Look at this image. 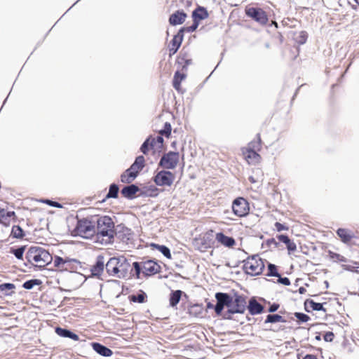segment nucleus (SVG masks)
Instances as JSON below:
<instances>
[{"label":"nucleus","mask_w":359,"mask_h":359,"mask_svg":"<svg viewBox=\"0 0 359 359\" xmlns=\"http://www.w3.org/2000/svg\"><path fill=\"white\" fill-rule=\"evenodd\" d=\"M97 242L107 245L112 242L114 236V224L112 219L107 216L101 217L97 222Z\"/></svg>","instance_id":"obj_1"},{"label":"nucleus","mask_w":359,"mask_h":359,"mask_svg":"<svg viewBox=\"0 0 359 359\" xmlns=\"http://www.w3.org/2000/svg\"><path fill=\"white\" fill-rule=\"evenodd\" d=\"M105 266L109 275L117 278H126L130 269L129 262L123 256L110 258Z\"/></svg>","instance_id":"obj_2"},{"label":"nucleus","mask_w":359,"mask_h":359,"mask_svg":"<svg viewBox=\"0 0 359 359\" xmlns=\"http://www.w3.org/2000/svg\"><path fill=\"white\" fill-rule=\"evenodd\" d=\"M27 258L29 262L39 267L45 266L53 260V257L47 250L38 246L29 249Z\"/></svg>","instance_id":"obj_3"},{"label":"nucleus","mask_w":359,"mask_h":359,"mask_svg":"<svg viewBox=\"0 0 359 359\" xmlns=\"http://www.w3.org/2000/svg\"><path fill=\"white\" fill-rule=\"evenodd\" d=\"M243 268L248 274L257 276L262 272L264 264L258 255H253L244 261Z\"/></svg>","instance_id":"obj_4"},{"label":"nucleus","mask_w":359,"mask_h":359,"mask_svg":"<svg viewBox=\"0 0 359 359\" xmlns=\"http://www.w3.org/2000/svg\"><path fill=\"white\" fill-rule=\"evenodd\" d=\"M133 266L137 278H140L141 271L146 276H151L157 273L160 270V266L152 260L146 261L141 266L138 262H134Z\"/></svg>","instance_id":"obj_5"},{"label":"nucleus","mask_w":359,"mask_h":359,"mask_svg":"<svg viewBox=\"0 0 359 359\" xmlns=\"http://www.w3.org/2000/svg\"><path fill=\"white\" fill-rule=\"evenodd\" d=\"M76 235L84 238H89L95 233V225L88 219L79 221L75 229Z\"/></svg>","instance_id":"obj_6"},{"label":"nucleus","mask_w":359,"mask_h":359,"mask_svg":"<svg viewBox=\"0 0 359 359\" xmlns=\"http://www.w3.org/2000/svg\"><path fill=\"white\" fill-rule=\"evenodd\" d=\"M231 208L233 214L238 217H245L250 212L249 203L243 197H238L233 200Z\"/></svg>","instance_id":"obj_7"},{"label":"nucleus","mask_w":359,"mask_h":359,"mask_svg":"<svg viewBox=\"0 0 359 359\" xmlns=\"http://www.w3.org/2000/svg\"><path fill=\"white\" fill-rule=\"evenodd\" d=\"M175 179V175L168 170H161L154 177V183L159 187H170Z\"/></svg>","instance_id":"obj_8"},{"label":"nucleus","mask_w":359,"mask_h":359,"mask_svg":"<svg viewBox=\"0 0 359 359\" xmlns=\"http://www.w3.org/2000/svg\"><path fill=\"white\" fill-rule=\"evenodd\" d=\"M179 161V153L170 151L162 156L159 165L165 169L171 170L176 168Z\"/></svg>","instance_id":"obj_9"},{"label":"nucleus","mask_w":359,"mask_h":359,"mask_svg":"<svg viewBox=\"0 0 359 359\" xmlns=\"http://www.w3.org/2000/svg\"><path fill=\"white\" fill-rule=\"evenodd\" d=\"M228 311L231 313H243L245 308V301L240 296L230 297L228 294Z\"/></svg>","instance_id":"obj_10"},{"label":"nucleus","mask_w":359,"mask_h":359,"mask_svg":"<svg viewBox=\"0 0 359 359\" xmlns=\"http://www.w3.org/2000/svg\"><path fill=\"white\" fill-rule=\"evenodd\" d=\"M245 13L248 16L253 18L261 25H265L268 22V18L265 12L261 8L253 7L247 8Z\"/></svg>","instance_id":"obj_11"},{"label":"nucleus","mask_w":359,"mask_h":359,"mask_svg":"<svg viewBox=\"0 0 359 359\" xmlns=\"http://www.w3.org/2000/svg\"><path fill=\"white\" fill-rule=\"evenodd\" d=\"M53 259L54 266L60 271H69L73 269L72 264L75 261L67 257L63 258L59 256H55Z\"/></svg>","instance_id":"obj_12"},{"label":"nucleus","mask_w":359,"mask_h":359,"mask_svg":"<svg viewBox=\"0 0 359 359\" xmlns=\"http://www.w3.org/2000/svg\"><path fill=\"white\" fill-rule=\"evenodd\" d=\"M244 158L250 165H257L261 161V156L250 148H244L243 149Z\"/></svg>","instance_id":"obj_13"},{"label":"nucleus","mask_w":359,"mask_h":359,"mask_svg":"<svg viewBox=\"0 0 359 359\" xmlns=\"http://www.w3.org/2000/svg\"><path fill=\"white\" fill-rule=\"evenodd\" d=\"M217 304L215 306V312L217 315H220L224 306L228 309V294L225 293L216 294Z\"/></svg>","instance_id":"obj_14"},{"label":"nucleus","mask_w":359,"mask_h":359,"mask_svg":"<svg viewBox=\"0 0 359 359\" xmlns=\"http://www.w3.org/2000/svg\"><path fill=\"white\" fill-rule=\"evenodd\" d=\"M215 239L218 243L227 248H232L236 245V241L232 237L227 236L221 232L216 233Z\"/></svg>","instance_id":"obj_15"},{"label":"nucleus","mask_w":359,"mask_h":359,"mask_svg":"<svg viewBox=\"0 0 359 359\" xmlns=\"http://www.w3.org/2000/svg\"><path fill=\"white\" fill-rule=\"evenodd\" d=\"M144 166V158L142 156H139L136 158L135 162L129 168L130 171L135 172L138 175L139 172L142 170Z\"/></svg>","instance_id":"obj_16"},{"label":"nucleus","mask_w":359,"mask_h":359,"mask_svg":"<svg viewBox=\"0 0 359 359\" xmlns=\"http://www.w3.org/2000/svg\"><path fill=\"white\" fill-rule=\"evenodd\" d=\"M187 18V15L180 11L173 13L170 18V22L173 25L182 24Z\"/></svg>","instance_id":"obj_17"},{"label":"nucleus","mask_w":359,"mask_h":359,"mask_svg":"<svg viewBox=\"0 0 359 359\" xmlns=\"http://www.w3.org/2000/svg\"><path fill=\"white\" fill-rule=\"evenodd\" d=\"M92 346L93 350L102 356L109 357L112 355V351L109 348L98 343H93Z\"/></svg>","instance_id":"obj_18"},{"label":"nucleus","mask_w":359,"mask_h":359,"mask_svg":"<svg viewBox=\"0 0 359 359\" xmlns=\"http://www.w3.org/2000/svg\"><path fill=\"white\" fill-rule=\"evenodd\" d=\"M194 21L200 22L202 20H205L208 17L207 11L202 7H199L195 10L192 13Z\"/></svg>","instance_id":"obj_19"},{"label":"nucleus","mask_w":359,"mask_h":359,"mask_svg":"<svg viewBox=\"0 0 359 359\" xmlns=\"http://www.w3.org/2000/svg\"><path fill=\"white\" fill-rule=\"evenodd\" d=\"M139 191V188L134 185H130L124 187L121 190V194L126 198H131Z\"/></svg>","instance_id":"obj_20"},{"label":"nucleus","mask_w":359,"mask_h":359,"mask_svg":"<svg viewBox=\"0 0 359 359\" xmlns=\"http://www.w3.org/2000/svg\"><path fill=\"white\" fill-rule=\"evenodd\" d=\"M55 332L60 336V337H67V338H70L74 341H78L79 340V336L72 332H70L69 330H65V329H62V328H60V327H57L55 329Z\"/></svg>","instance_id":"obj_21"},{"label":"nucleus","mask_w":359,"mask_h":359,"mask_svg":"<svg viewBox=\"0 0 359 359\" xmlns=\"http://www.w3.org/2000/svg\"><path fill=\"white\" fill-rule=\"evenodd\" d=\"M14 215V212H6L4 209L0 208V222L2 224L8 225Z\"/></svg>","instance_id":"obj_22"},{"label":"nucleus","mask_w":359,"mask_h":359,"mask_svg":"<svg viewBox=\"0 0 359 359\" xmlns=\"http://www.w3.org/2000/svg\"><path fill=\"white\" fill-rule=\"evenodd\" d=\"M182 41V35L179 33L175 35L172 41V44L170 48V54H174L177 52L178 48H180L181 43Z\"/></svg>","instance_id":"obj_23"},{"label":"nucleus","mask_w":359,"mask_h":359,"mask_svg":"<svg viewBox=\"0 0 359 359\" xmlns=\"http://www.w3.org/2000/svg\"><path fill=\"white\" fill-rule=\"evenodd\" d=\"M135 172L130 171L128 168L121 176V181L123 183H130L137 177Z\"/></svg>","instance_id":"obj_24"},{"label":"nucleus","mask_w":359,"mask_h":359,"mask_svg":"<svg viewBox=\"0 0 359 359\" xmlns=\"http://www.w3.org/2000/svg\"><path fill=\"white\" fill-rule=\"evenodd\" d=\"M337 235L344 243H348L353 238V233L346 229H339L337 231Z\"/></svg>","instance_id":"obj_25"},{"label":"nucleus","mask_w":359,"mask_h":359,"mask_svg":"<svg viewBox=\"0 0 359 359\" xmlns=\"http://www.w3.org/2000/svg\"><path fill=\"white\" fill-rule=\"evenodd\" d=\"M248 308L252 314H258L262 311V306L256 301H250Z\"/></svg>","instance_id":"obj_26"},{"label":"nucleus","mask_w":359,"mask_h":359,"mask_svg":"<svg viewBox=\"0 0 359 359\" xmlns=\"http://www.w3.org/2000/svg\"><path fill=\"white\" fill-rule=\"evenodd\" d=\"M181 295H182L181 290H176V291L173 292L171 294L170 297V306H176L180 300Z\"/></svg>","instance_id":"obj_27"},{"label":"nucleus","mask_w":359,"mask_h":359,"mask_svg":"<svg viewBox=\"0 0 359 359\" xmlns=\"http://www.w3.org/2000/svg\"><path fill=\"white\" fill-rule=\"evenodd\" d=\"M153 246L161 252L165 257L168 259H171L172 256L168 248L165 245H160L157 244H154Z\"/></svg>","instance_id":"obj_28"},{"label":"nucleus","mask_w":359,"mask_h":359,"mask_svg":"<svg viewBox=\"0 0 359 359\" xmlns=\"http://www.w3.org/2000/svg\"><path fill=\"white\" fill-rule=\"evenodd\" d=\"M184 79V74H181L179 72H176L173 81V86L176 90H178L180 89V83Z\"/></svg>","instance_id":"obj_29"},{"label":"nucleus","mask_w":359,"mask_h":359,"mask_svg":"<svg viewBox=\"0 0 359 359\" xmlns=\"http://www.w3.org/2000/svg\"><path fill=\"white\" fill-rule=\"evenodd\" d=\"M104 263L102 260H98L97 262L96 265L94 266L93 269V273L94 275H99L100 272H102L104 269Z\"/></svg>","instance_id":"obj_30"},{"label":"nucleus","mask_w":359,"mask_h":359,"mask_svg":"<svg viewBox=\"0 0 359 359\" xmlns=\"http://www.w3.org/2000/svg\"><path fill=\"white\" fill-rule=\"evenodd\" d=\"M41 282L37 279L30 280L26 281L23 284V287L27 290H30V289L33 288V287L34 285H39L41 284Z\"/></svg>","instance_id":"obj_31"},{"label":"nucleus","mask_w":359,"mask_h":359,"mask_svg":"<svg viewBox=\"0 0 359 359\" xmlns=\"http://www.w3.org/2000/svg\"><path fill=\"white\" fill-rule=\"evenodd\" d=\"M118 191V188L115 184H111L109 187V191L107 194V197L109 198H116L117 196Z\"/></svg>","instance_id":"obj_32"},{"label":"nucleus","mask_w":359,"mask_h":359,"mask_svg":"<svg viewBox=\"0 0 359 359\" xmlns=\"http://www.w3.org/2000/svg\"><path fill=\"white\" fill-rule=\"evenodd\" d=\"M11 233L15 238H19L23 236L22 229L19 226H14Z\"/></svg>","instance_id":"obj_33"},{"label":"nucleus","mask_w":359,"mask_h":359,"mask_svg":"<svg viewBox=\"0 0 359 359\" xmlns=\"http://www.w3.org/2000/svg\"><path fill=\"white\" fill-rule=\"evenodd\" d=\"M145 297L144 293H141L137 295H132L130 299L134 302L142 303L144 301Z\"/></svg>","instance_id":"obj_34"},{"label":"nucleus","mask_w":359,"mask_h":359,"mask_svg":"<svg viewBox=\"0 0 359 359\" xmlns=\"http://www.w3.org/2000/svg\"><path fill=\"white\" fill-rule=\"evenodd\" d=\"M282 320V317L279 315H269L267 316L266 322L268 323H277Z\"/></svg>","instance_id":"obj_35"},{"label":"nucleus","mask_w":359,"mask_h":359,"mask_svg":"<svg viewBox=\"0 0 359 359\" xmlns=\"http://www.w3.org/2000/svg\"><path fill=\"white\" fill-rule=\"evenodd\" d=\"M269 276H279L278 272H277V270H276V267L275 265L273 264H270L269 265V273H268Z\"/></svg>","instance_id":"obj_36"},{"label":"nucleus","mask_w":359,"mask_h":359,"mask_svg":"<svg viewBox=\"0 0 359 359\" xmlns=\"http://www.w3.org/2000/svg\"><path fill=\"white\" fill-rule=\"evenodd\" d=\"M344 269L351 271H355L359 273V264H355V265H344Z\"/></svg>","instance_id":"obj_37"},{"label":"nucleus","mask_w":359,"mask_h":359,"mask_svg":"<svg viewBox=\"0 0 359 359\" xmlns=\"http://www.w3.org/2000/svg\"><path fill=\"white\" fill-rule=\"evenodd\" d=\"M294 315H295L296 318L302 322H306L309 319V317L307 315L304 314V313H295Z\"/></svg>","instance_id":"obj_38"},{"label":"nucleus","mask_w":359,"mask_h":359,"mask_svg":"<svg viewBox=\"0 0 359 359\" xmlns=\"http://www.w3.org/2000/svg\"><path fill=\"white\" fill-rule=\"evenodd\" d=\"M41 202L46 203L53 207L59 208H62V205L60 204L59 203L54 202V201H52L50 200H41Z\"/></svg>","instance_id":"obj_39"},{"label":"nucleus","mask_w":359,"mask_h":359,"mask_svg":"<svg viewBox=\"0 0 359 359\" xmlns=\"http://www.w3.org/2000/svg\"><path fill=\"white\" fill-rule=\"evenodd\" d=\"M23 253H24V248H18V249L13 250V254L19 259L22 258Z\"/></svg>","instance_id":"obj_40"},{"label":"nucleus","mask_w":359,"mask_h":359,"mask_svg":"<svg viewBox=\"0 0 359 359\" xmlns=\"http://www.w3.org/2000/svg\"><path fill=\"white\" fill-rule=\"evenodd\" d=\"M198 25H199L198 22L194 21V24L191 26L182 29L181 32H182L184 29H185L186 31L189 32H194L197 29Z\"/></svg>","instance_id":"obj_41"},{"label":"nucleus","mask_w":359,"mask_h":359,"mask_svg":"<svg viewBox=\"0 0 359 359\" xmlns=\"http://www.w3.org/2000/svg\"><path fill=\"white\" fill-rule=\"evenodd\" d=\"M286 245L289 252H294L297 249L296 244L291 241H290L289 243L286 244Z\"/></svg>","instance_id":"obj_42"},{"label":"nucleus","mask_w":359,"mask_h":359,"mask_svg":"<svg viewBox=\"0 0 359 359\" xmlns=\"http://www.w3.org/2000/svg\"><path fill=\"white\" fill-rule=\"evenodd\" d=\"M311 308L315 311H320L323 309V305L320 303L311 302Z\"/></svg>","instance_id":"obj_43"},{"label":"nucleus","mask_w":359,"mask_h":359,"mask_svg":"<svg viewBox=\"0 0 359 359\" xmlns=\"http://www.w3.org/2000/svg\"><path fill=\"white\" fill-rule=\"evenodd\" d=\"M275 226L276 228V230L278 231H285V230H287L288 229V227L279 223V222H276L275 224Z\"/></svg>","instance_id":"obj_44"},{"label":"nucleus","mask_w":359,"mask_h":359,"mask_svg":"<svg viewBox=\"0 0 359 359\" xmlns=\"http://www.w3.org/2000/svg\"><path fill=\"white\" fill-rule=\"evenodd\" d=\"M278 239L285 244H287L290 241V238L285 235H280L278 236Z\"/></svg>","instance_id":"obj_45"},{"label":"nucleus","mask_w":359,"mask_h":359,"mask_svg":"<svg viewBox=\"0 0 359 359\" xmlns=\"http://www.w3.org/2000/svg\"><path fill=\"white\" fill-rule=\"evenodd\" d=\"M334 338V334L332 332H327L324 336V339L326 341H332Z\"/></svg>","instance_id":"obj_46"},{"label":"nucleus","mask_w":359,"mask_h":359,"mask_svg":"<svg viewBox=\"0 0 359 359\" xmlns=\"http://www.w3.org/2000/svg\"><path fill=\"white\" fill-rule=\"evenodd\" d=\"M148 144H149V140H147V141H145L143 144L142 145L141 147V151L144 153V154H146L147 152V150H148Z\"/></svg>","instance_id":"obj_47"},{"label":"nucleus","mask_w":359,"mask_h":359,"mask_svg":"<svg viewBox=\"0 0 359 359\" xmlns=\"http://www.w3.org/2000/svg\"><path fill=\"white\" fill-rule=\"evenodd\" d=\"M0 288L1 290H4L5 288L6 289H13L14 288V285L11 283H6V284H2L0 285Z\"/></svg>","instance_id":"obj_48"},{"label":"nucleus","mask_w":359,"mask_h":359,"mask_svg":"<svg viewBox=\"0 0 359 359\" xmlns=\"http://www.w3.org/2000/svg\"><path fill=\"white\" fill-rule=\"evenodd\" d=\"M279 282L285 285H289L290 284V281L287 278H280Z\"/></svg>","instance_id":"obj_49"},{"label":"nucleus","mask_w":359,"mask_h":359,"mask_svg":"<svg viewBox=\"0 0 359 359\" xmlns=\"http://www.w3.org/2000/svg\"><path fill=\"white\" fill-rule=\"evenodd\" d=\"M300 35H301V40L299 41V42L301 43H304L306 41V34L304 32H302L300 33Z\"/></svg>","instance_id":"obj_50"},{"label":"nucleus","mask_w":359,"mask_h":359,"mask_svg":"<svg viewBox=\"0 0 359 359\" xmlns=\"http://www.w3.org/2000/svg\"><path fill=\"white\" fill-rule=\"evenodd\" d=\"M277 309H278V306L273 305L272 306H271L269 311L271 312H273V311H276Z\"/></svg>","instance_id":"obj_51"},{"label":"nucleus","mask_w":359,"mask_h":359,"mask_svg":"<svg viewBox=\"0 0 359 359\" xmlns=\"http://www.w3.org/2000/svg\"><path fill=\"white\" fill-rule=\"evenodd\" d=\"M156 141H157L158 143L161 144V143L163 142V137H161V136H158V137H156Z\"/></svg>","instance_id":"obj_52"},{"label":"nucleus","mask_w":359,"mask_h":359,"mask_svg":"<svg viewBox=\"0 0 359 359\" xmlns=\"http://www.w3.org/2000/svg\"><path fill=\"white\" fill-rule=\"evenodd\" d=\"M304 359H317V358L313 355H307L306 356H305L304 358Z\"/></svg>","instance_id":"obj_53"},{"label":"nucleus","mask_w":359,"mask_h":359,"mask_svg":"<svg viewBox=\"0 0 359 359\" xmlns=\"http://www.w3.org/2000/svg\"><path fill=\"white\" fill-rule=\"evenodd\" d=\"M153 191L156 192L157 191V189L156 188H153ZM157 195H158L157 193H155L154 194H149L150 196H156Z\"/></svg>","instance_id":"obj_54"},{"label":"nucleus","mask_w":359,"mask_h":359,"mask_svg":"<svg viewBox=\"0 0 359 359\" xmlns=\"http://www.w3.org/2000/svg\"><path fill=\"white\" fill-rule=\"evenodd\" d=\"M299 290L301 294H303L305 291V289L304 287H300Z\"/></svg>","instance_id":"obj_55"},{"label":"nucleus","mask_w":359,"mask_h":359,"mask_svg":"<svg viewBox=\"0 0 359 359\" xmlns=\"http://www.w3.org/2000/svg\"><path fill=\"white\" fill-rule=\"evenodd\" d=\"M339 257H340V256H339V255H334V256H332V258L336 257V258L339 259Z\"/></svg>","instance_id":"obj_56"},{"label":"nucleus","mask_w":359,"mask_h":359,"mask_svg":"<svg viewBox=\"0 0 359 359\" xmlns=\"http://www.w3.org/2000/svg\"><path fill=\"white\" fill-rule=\"evenodd\" d=\"M272 24H273V25H275L276 27H277V26H278V25H277V23H276V22H274V21H273V22H272Z\"/></svg>","instance_id":"obj_57"},{"label":"nucleus","mask_w":359,"mask_h":359,"mask_svg":"<svg viewBox=\"0 0 359 359\" xmlns=\"http://www.w3.org/2000/svg\"><path fill=\"white\" fill-rule=\"evenodd\" d=\"M359 4V0H355Z\"/></svg>","instance_id":"obj_58"}]
</instances>
